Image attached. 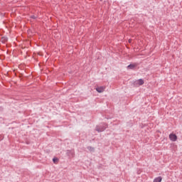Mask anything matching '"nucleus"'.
<instances>
[{
    "label": "nucleus",
    "mask_w": 182,
    "mask_h": 182,
    "mask_svg": "<svg viewBox=\"0 0 182 182\" xmlns=\"http://www.w3.org/2000/svg\"><path fill=\"white\" fill-rule=\"evenodd\" d=\"M66 155L68 157H75V152H73V151H70V150H67Z\"/></svg>",
    "instance_id": "4"
},
{
    "label": "nucleus",
    "mask_w": 182,
    "mask_h": 182,
    "mask_svg": "<svg viewBox=\"0 0 182 182\" xmlns=\"http://www.w3.org/2000/svg\"><path fill=\"white\" fill-rule=\"evenodd\" d=\"M143 85H144V80H143V79H139L134 82V85L136 87H138V86H141Z\"/></svg>",
    "instance_id": "2"
},
{
    "label": "nucleus",
    "mask_w": 182,
    "mask_h": 182,
    "mask_svg": "<svg viewBox=\"0 0 182 182\" xmlns=\"http://www.w3.org/2000/svg\"><path fill=\"white\" fill-rule=\"evenodd\" d=\"M105 89H106V87H96V90H97V92H98V93H103V92H105Z\"/></svg>",
    "instance_id": "5"
},
{
    "label": "nucleus",
    "mask_w": 182,
    "mask_h": 182,
    "mask_svg": "<svg viewBox=\"0 0 182 182\" xmlns=\"http://www.w3.org/2000/svg\"><path fill=\"white\" fill-rule=\"evenodd\" d=\"M87 149L89 151H95V148L92 146H87Z\"/></svg>",
    "instance_id": "9"
},
{
    "label": "nucleus",
    "mask_w": 182,
    "mask_h": 182,
    "mask_svg": "<svg viewBox=\"0 0 182 182\" xmlns=\"http://www.w3.org/2000/svg\"><path fill=\"white\" fill-rule=\"evenodd\" d=\"M106 129H107V124L103 123L100 125H97L96 127L95 130L97 132H98V133H102V132H105V130H106Z\"/></svg>",
    "instance_id": "1"
},
{
    "label": "nucleus",
    "mask_w": 182,
    "mask_h": 182,
    "mask_svg": "<svg viewBox=\"0 0 182 182\" xmlns=\"http://www.w3.org/2000/svg\"><path fill=\"white\" fill-rule=\"evenodd\" d=\"M53 163H56V161H58V159L57 158L53 159Z\"/></svg>",
    "instance_id": "10"
},
{
    "label": "nucleus",
    "mask_w": 182,
    "mask_h": 182,
    "mask_svg": "<svg viewBox=\"0 0 182 182\" xmlns=\"http://www.w3.org/2000/svg\"><path fill=\"white\" fill-rule=\"evenodd\" d=\"M161 180H163V178H161V176H159L154 179V182H161Z\"/></svg>",
    "instance_id": "7"
},
{
    "label": "nucleus",
    "mask_w": 182,
    "mask_h": 182,
    "mask_svg": "<svg viewBox=\"0 0 182 182\" xmlns=\"http://www.w3.org/2000/svg\"><path fill=\"white\" fill-rule=\"evenodd\" d=\"M169 139L171 140V141H177V135L175 134H169Z\"/></svg>",
    "instance_id": "3"
},
{
    "label": "nucleus",
    "mask_w": 182,
    "mask_h": 182,
    "mask_svg": "<svg viewBox=\"0 0 182 182\" xmlns=\"http://www.w3.org/2000/svg\"><path fill=\"white\" fill-rule=\"evenodd\" d=\"M1 42L3 43H5L6 42H8V37H2L1 38Z\"/></svg>",
    "instance_id": "8"
},
{
    "label": "nucleus",
    "mask_w": 182,
    "mask_h": 182,
    "mask_svg": "<svg viewBox=\"0 0 182 182\" xmlns=\"http://www.w3.org/2000/svg\"><path fill=\"white\" fill-rule=\"evenodd\" d=\"M31 18L32 19H36V16L33 15V16H31Z\"/></svg>",
    "instance_id": "11"
},
{
    "label": "nucleus",
    "mask_w": 182,
    "mask_h": 182,
    "mask_svg": "<svg viewBox=\"0 0 182 182\" xmlns=\"http://www.w3.org/2000/svg\"><path fill=\"white\" fill-rule=\"evenodd\" d=\"M137 67V64L136 63H134V64H129L128 66H127V69H131V70H134V68H136Z\"/></svg>",
    "instance_id": "6"
}]
</instances>
